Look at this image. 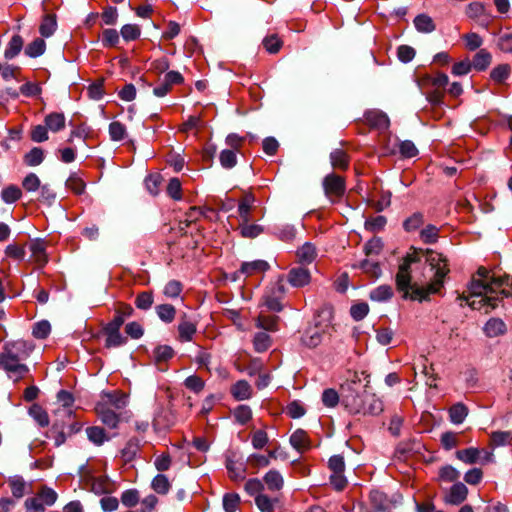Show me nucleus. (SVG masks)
<instances>
[{
    "instance_id": "nucleus-1",
    "label": "nucleus",
    "mask_w": 512,
    "mask_h": 512,
    "mask_svg": "<svg viewBox=\"0 0 512 512\" xmlns=\"http://www.w3.org/2000/svg\"><path fill=\"white\" fill-rule=\"evenodd\" d=\"M469 295L459 299L475 310L484 309L489 313L495 309L501 298L512 297V277L497 274L485 267H479L469 285Z\"/></svg>"
},
{
    "instance_id": "nucleus-2",
    "label": "nucleus",
    "mask_w": 512,
    "mask_h": 512,
    "mask_svg": "<svg viewBox=\"0 0 512 512\" xmlns=\"http://www.w3.org/2000/svg\"><path fill=\"white\" fill-rule=\"evenodd\" d=\"M342 404L351 414L378 415L383 411L382 401L366 391L357 374L342 385Z\"/></svg>"
},
{
    "instance_id": "nucleus-3",
    "label": "nucleus",
    "mask_w": 512,
    "mask_h": 512,
    "mask_svg": "<svg viewBox=\"0 0 512 512\" xmlns=\"http://www.w3.org/2000/svg\"><path fill=\"white\" fill-rule=\"evenodd\" d=\"M425 261L433 272L431 280L425 287H415L411 300L426 301L430 299L431 295L441 294L446 278L450 273L449 261L445 255L436 252L432 249H427L425 252Z\"/></svg>"
},
{
    "instance_id": "nucleus-4",
    "label": "nucleus",
    "mask_w": 512,
    "mask_h": 512,
    "mask_svg": "<svg viewBox=\"0 0 512 512\" xmlns=\"http://www.w3.org/2000/svg\"><path fill=\"white\" fill-rule=\"evenodd\" d=\"M34 346L24 340L7 342L0 352V367L7 373L13 381L23 379L28 373L29 368L24 363L29 358Z\"/></svg>"
},
{
    "instance_id": "nucleus-5",
    "label": "nucleus",
    "mask_w": 512,
    "mask_h": 512,
    "mask_svg": "<svg viewBox=\"0 0 512 512\" xmlns=\"http://www.w3.org/2000/svg\"><path fill=\"white\" fill-rule=\"evenodd\" d=\"M317 319L315 325L308 328L302 336V343L308 348L317 347L330 334L332 310L330 308L323 309L317 315Z\"/></svg>"
},
{
    "instance_id": "nucleus-6",
    "label": "nucleus",
    "mask_w": 512,
    "mask_h": 512,
    "mask_svg": "<svg viewBox=\"0 0 512 512\" xmlns=\"http://www.w3.org/2000/svg\"><path fill=\"white\" fill-rule=\"evenodd\" d=\"M57 500V493L43 486L34 497L25 501V512H44L46 506H52Z\"/></svg>"
},
{
    "instance_id": "nucleus-7",
    "label": "nucleus",
    "mask_w": 512,
    "mask_h": 512,
    "mask_svg": "<svg viewBox=\"0 0 512 512\" xmlns=\"http://www.w3.org/2000/svg\"><path fill=\"white\" fill-rule=\"evenodd\" d=\"M322 186L325 196L333 203L338 202L346 191L344 177L336 173L326 175L323 179Z\"/></svg>"
},
{
    "instance_id": "nucleus-8",
    "label": "nucleus",
    "mask_w": 512,
    "mask_h": 512,
    "mask_svg": "<svg viewBox=\"0 0 512 512\" xmlns=\"http://www.w3.org/2000/svg\"><path fill=\"white\" fill-rule=\"evenodd\" d=\"M331 471L330 483L337 490L342 491L347 486V479L344 476L345 462L341 455H333L328 461Z\"/></svg>"
},
{
    "instance_id": "nucleus-9",
    "label": "nucleus",
    "mask_w": 512,
    "mask_h": 512,
    "mask_svg": "<svg viewBox=\"0 0 512 512\" xmlns=\"http://www.w3.org/2000/svg\"><path fill=\"white\" fill-rule=\"evenodd\" d=\"M396 285L405 299H411L415 287H425V285L411 284L410 268L407 267V264H400L396 274Z\"/></svg>"
},
{
    "instance_id": "nucleus-10",
    "label": "nucleus",
    "mask_w": 512,
    "mask_h": 512,
    "mask_svg": "<svg viewBox=\"0 0 512 512\" xmlns=\"http://www.w3.org/2000/svg\"><path fill=\"white\" fill-rule=\"evenodd\" d=\"M268 262L264 260H255L251 262H243L240 268L233 273L232 279L239 280L241 277H249L262 274L269 269Z\"/></svg>"
},
{
    "instance_id": "nucleus-11",
    "label": "nucleus",
    "mask_w": 512,
    "mask_h": 512,
    "mask_svg": "<svg viewBox=\"0 0 512 512\" xmlns=\"http://www.w3.org/2000/svg\"><path fill=\"white\" fill-rule=\"evenodd\" d=\"M284 292L282 285H273L263 296V305L270 311L280 312L282 310L281 300L284 296Z\"/></svg>"
},
{
    "instance_id": "nucleus-12",
    "label": "nucleus",
    "mask_w": 512,
    "mask_h": 512,
    "mask_svg": "<svg viewBox=\"0 0 512 512\" xmlns=\"http://www.w3.org/2000/svg\"><path fill=\"white\" fill-rule=\"evenodd\" d=\"M106 404H97L95 411L101 422L110 429H116L121 421L122 412L108 409Z\"/></svg>"
},
{
    "instance_id": "nucleus-13",
    "label": "nucleus",
    "mask_w": 512,
    "mask_h": 512,
    "mask_svg": "<svg viewBox=\"0 0 512 512\" xmlns=\"http://www.w3.org/2000/svg\"><path fill=\"white\" fill-rule=\"evenodd\" d=\"M97 404H106L108 409H113L121 412L128 404V397L125 393L116 390L113 392L104 393L101 401Z\"/></svg>"
},
{
    "instance_id": "nucleus-14",
    "label": "nucleus",
    "mask_w": 512,
    "mask_h": 512,
    "mask_svg": "<svg viewBox=\"0 0 512 512\" xmlns=\"http://www.w3.org/2000/svg\"><path fill=\"white\" fill-rule=\"evenodd\" d=\"M366 123L374 129L385 131L390 125L388 116L380 110H369L364 115Z\"/></svg>"
},
{
    "instance_id": "nucleus-15",
    "label": "nucleus",
    "mask_w": 512,
    "mask_h": 512,
    "mask_svg": "<svg viewBox=\"0 0 512 512\" xmlns=\"http://www.w3.org/2000/svg\"><path fill=\"white\" fill-rule=\"evenodd\" d=\"M287 280L293 287L300 288L310 283L311 274L307 268L298 266L289 271Z\"/></svg>"
},
{
    "instance_id": "nucleus-16",
    "label": "nucleus",
    "mask_w": 512,
    "mask_h": 512,
    "mask_svg": "<svg viewBox=\"0 0 512 512\" xmlns=\"http://www.w3.org/2000/svg\"><path fill=\"white\" fill-rule=\"evenodd\" d=\"M466 14L469 18L476 20L480 25L487 27L491 16L486 12L484 5L480 2H472L467 6Z\"/></svg>"
},
{
    "instance_id": "nucleus-17",
    "label": "nucleus",
    "mask_w": 512,
    "mask_h": 512,
    "mask_svg": "<svg viewBox=\"0 0 512 512\" xmlns=\"http://www.w3.org/2000/svg\"><path fill=\"white\" fill-rule=\"evenodd\" d=\"M467 495V487L463 483L457 482L450 488L449 493L445 496L444 500L448 504L459 505L465 501Z\"/></svg>"
},
{
    "instance_id": "nucleus-18",
    "label": "nucleus",
    "mask_w": 512,
    "mask_h": 512,
    "mask_svg": "<svg viewBox=\"0 0 512 512\" xmlns=\"http://www.w3.org/2000/svg\"><path fill=\"white\" fill-rule=\"evenodd\" d=\"M103 332L106 336L105 347L116 348L126 343V338L120 333V328H116L110 325L104 327Z\"/></svg>"
},
{
    "instance_id": "nucleus-19",
    "label": "nucleus",
    "mask_w": 512,
    "mask_h": 512,
    "mask_svg": "<svg viewBox=\"0 0 512 512\" xmlns=\"http://www.w3.org/2000/svg\"><path fill=\"white\" fill-rule=\"evenodd\" d=\"M230 393L237 401L248 400L252 397V386L246 380H239L230 388Z\"/></svg>"
},
{
    "instance_id": "nucleus-20",
    "label": "nucleus",
    "mask_w": 512,
    "mask_h": 512,
    "mask_svg": "<svg viewBox=\"0 0 512 512\" xmlns=\"http://www.w3.org/2000/svg\"><path fill=\"white\" fill-rule=\"evenodd\" d=\"M31 258L39 266H44L48 262L46 253V243L43 240H35L30 245Z\"/></svg>"
},
{
    "instance_id": "nucleus-21",
    "label": "nucleus",
    "mask_w": 512,
    "mask_h": 512,
    "mask_svg": "<svg viewBox=\"0 0 512 512\" xmlns=\"http://www.w3.org/2000/svg\"><path fill=\"white\" fill-rule=\"evenodd\" d=\"M263 484L271 492L280 491L284 486V478L281 473L275 469L269 470L263 477Z\"/></svg>"
},
{
    "instance_id": "nucleus-22",
    "label": "nucleus",
    "mask_w": 512,
    "mask_h": 512,
    "mask_svg": "<svg viewBox=\"0 0 512 512\" xmlns=\"http://www.w3.org/2000/svg\"><path fill=\"white\" fill-rule=\"evenodd\" d=\"M66 118L63 113L52 112L45 116L44 124L49 131L57 133L65 128Z\"/></svg>"
},
{
    "instance_id": "nucleus-23",
    "label": "nucleus",
    "mask_w": 512,
    "mask_h": 512,
    "mask_svg": "<svg viewBox=\"0 0 512 512\" xmlns=\"http://www.w3.org/2000/svg\"><path fill=\"white\" fill-rule=\"evenodd\" d=\"M133 311V308L129 304H119L115 310L114 318L107 325L121 328L125 320L132 316Z\"/></svg>"
},
{
    "instance_id": "nucleus-24",
    "label": "nucleus",
    "mask_w": 512,
    "mask_h": 512,
    "mask_svg": "<svg viewBox=\"0 0 512 512\" xmlns=\"http://www.w3.org/2000/svg\"><path fill=\"white\" fill-rule=\"evenodd\" d=\"M179 340L181 342H189L192 340L196 333V325L192 321L188 320L186 316L181 318L178 325Z\"/></svg>"
},
{
    "instance_id": "nucleus-25",
    "label": "nucleus",
    "mask_w": 512,
    "mask_h": 512,
    "mask_svg": "<svg viewBox=\"0 0 512 512\" xmlns=\"http://www.w3.org/2000/svg\"><path fill=\"white\" fill-rule=\"evenodd\" d=\"M330 162L334 169L345 171L349 167L350 159L342 149H335L330 153Z\"/></svg>"
},
{
    "instance_id": "nucleus-26",
    "label": "nucleus",
    "mask_w": 512,
    "mask_h": 512,
    "mask_svg": "<svg viewBox=\"0 0 512 512\" xmlns=\"http://www.w3.org/2000/svg\"><path fill=\"white\" fill-rule=\"evenodd\" d=\"M492 61V55L485 49H480L473 57L471 61L472 68L477 71L486 70Z\"/></svg>"
},
{
    "instance_id": "nucleus-27",
    "label": "nucleus",
    "mask_w": 512,
    "mask_h": 512,
    "mask_svg": "<svg viewBox=\"0 0 512 512\" xmlns=\"http://www.w3.org/2000/svg\"><path fill=\"white\" fill-rule=\"evenodd\" d=\"M290 444L299 452L309 448L308 435L304 430L298 429L290 436Z\"/></svg>"
},
{
    "instance_id": "nucleus-28",
    "label": "nucleus",
    "mask_w": 512,
    "mask_h": 512,
    "mask_svg": "<svg viewBox=\"0 0 512 512\" xmlns=\"http://www.w3.org/2000/svg\"><path fill=\"white\" fill-rule=\"evenodd\" d=\"M394 295V291L390 285H380L371 290L369 297L372 301L385 302L390 300Z\"/></svg>"
},
{
    "instance_id": "nucleus-29",
    "label": "nucleus",
    "mask_w": 512,
    "mask_h": 512,
    "mask_svg": "<svg viewBox=\"0 0 512 512\" xmlns=\"http://www.w3.org/2000/svg\"><path fill=\"white\" fill-rule=\"evenodd\" d=\"M482 451L480 449L470 447L456 452L457 458L466 464L478 463L481 459Z\"/></svg>"
},
{
    "instance_id": "nucleus-30",
    "label": "nucleus",
    "mask_w": 512,
    "mask_h": 512,
    "mask_svg": "<svg viewBox=\"0 0 512 512\" xmlns=\"http://www.w3.org/2000/svg\"><path fill=\"white\" fill-rule=\"evenodd\" d=\"M278 320V316H271L260 313L256 318V327L264 329L265 331H277Z\"/></svg>"
},
{
    "instance_id": "nucleus-31",
    "label": "nucleus",
    "mask_w": 512,
    "mask_h": 512,
    "mask_svg": "<svg viewBox=\"0 0 512 512\" xmlns=\"http://www.w3.org/2000/svg\"><path fill=\"white\" fill-rule=\"evenodd\" d=\"M484 331L488 337H497L505 333L506 325L501 319L492 318L485 324Z\"/></svg>"
},
{
    "instance_id": "nucleus-32",
    "label": "nucleus",
    "mask_w": 512,
    "mask_h": 512,
    "mask_svg": "<svg viewBox=\"0 0 512 512\" xmlns=\"http://www.w3.org/2000/svg\"><path fill=\"white\" fill-rule=\"evenodd\" d=\"M317 256L316 248L311 243H305L297 251V257L300 263L310 264Z\"/></svg>"
},
{
    "instance_id": "nucleus-33",
    "label": "nucleus",
    "mask_w": 512,
    "mask_h": 512,
    "mask_svg": "<svg viewBox=\"0 0 512 512\" xmlns=\"http://www.w3.org/2000/svg\"><path fill=\"white\" fill-rule=\"evenodd\" d=\"M414 25L417 31L421 33H431L436 28L433 19L426 14L416 16L414 19Z\"/></svg>"
},
{
    "instance_id": "nucleus-34",
    "label": "nucleus",
    "mask_w": 512,
    "mask_h": 512,
    "mask_svg": "<svg viewBox=\"0 0 512 512\" xmlns=\"http://www.w3.org/2000/svg\"><path fill=\"white\" fill-rule=\"evenodd\" d=\"M355 268H360L366 275L373 279H378L381 274L380 264L371 260H363L358 265H354Z\"/></svg>"
},
{
    "instance_id": "nucleus-35",
    "label": "nucleus",
    "mask_w": 512,
    "mask_h": 512,
    "mask_svg": "<svg viewBox=\"0 0 512 512\" xmlns=\"http://www.w3.org/2000/svg\"><path fill=\"white\" fill-rule=\"evenodd\" d=\"M277 502V498L269 497L264 493L255 497V504L261 512H273Z\"/></svg>"
},
{
    "instance_id": "nucleus-36",
    "label": "nucleus",
    "mask_w": 512,
    "mask_h": 512,
    "mask_svg": "<svg viewBox=\"0 0 512 512\" xmlns=\"http://www.w3.org/2000/svg\"><path fill=\"white\" fill-rule=\"evenodd\" d=\"M271 344L272 339L266 332H258L253 337V347L258 353L267 351Z\"/></svg>"
},
{
    "instance_id": "nucleus-37",
    "label": "nucleus",
    "mask_w": 512,
    "mask_h": 512,
    "mask_svg": "<svg viewBox=\"0 0 512 512\" xmlns=\"http://www.w3.org/2000/svg\"><path fill=\"white\" fill-rule=\"evenodd\" d=\"M86 434L88 439L96 445H102L110 439V437L106 435L104 429L99 426L88 427L86 429Z\"/></svg>"
},
{
    "instance_id": "nucleus-38",
    "label": "nucleus",
    "mask_w": 512,
    "mask_h": 512,
    "mask_svg": "<svg viewBox=\"0 0 512 512\" xmlns=\"http://www.w3.org/2000/svg\"><path fill=\"white\" fill-rule=\"evenodd\" d=\"M468 415L467 407L462 403H457L449 409V417L452 423L461 424Z\"/></svg>"
},
{
    "instance_id": "nucleus-39",
    "label": "nucleus",
    "mask_w": 512,
    "mask_h": 512,
    "mask_svg": "<svg viewBox=\"0 0 512 512\" xmlns=\"http://www.w3.org/2000/svg\"><path fill=\"white\" fill-rule=\"evenodd\" d=\"M238 230L241 236L245 238H255L263 232V228L258 224H251L249 222H240Z\"/></svg>"
},
{
    "instance_id": "nucleus-40",
    "label": "nucleus",
    "mask_w": 512,
    "mask_h": 512,
    "mask_svg": "<svg viewBox=\"0 0 512 512\" xmlns=\"http://www.w3.org/2000/svg\"><path fill=\"white\" fill-rule=\"evenodd\" d=\"M511 74L509 64H500L491 70L490 77L495 83H503Z\"/></svg>"
},
{
    "instance_id": "nucleus-41",
    "label": "nucleus",
    "mask_w": 512,
    "mask_h": 512,
    "mask_svg": "<svg viewBox=\"0 0 512 512\" xmlns=\"http://www.w3.org/2000/svg\"><path fill=\"white\" fill-rule=\"evenodd\" d=\"M57 27L56 16L54 14H47L39 27V32L44 37L51 36Z\"/></svg>"
},
{
    "instance_id": "nucleus-42",
    "label": "nucleus",
    "mask_w": 512,
    "mask_h": 512,
    "mask_svg": "<svg viewBox=\"0 0 512 512\" xmlns=\"http://www.w3.org/2000/svg\"><path fill=\"white\" fill-rule=\"evenodd\" d=\"M423 81L431 85L435 90H441L448 85L449 79L446 74L437 72L434 75L426 76Z\"/></svg>"
},
{
    "instance_id": "nucleus-43",
    "label": "nucleus",
    "mask_w": 512,
    "mask_h": 512,
    "mask_svg": "<svg viewBox=\"0 0 512 512\" xmlns=\"http://www.w3.org/2000/svg\"><path fill=\"white\" fill-rule=\"evenodd\" d=\"M235 421L240 425H245L252 419V410L248 405H239L232 411Z\"/></svg>"
},
{
    "instance_id": "nucleus-44",
    "label": "nucleus",
    "mask_w": 512,
    "mask_h": 512,
    "mask_svg": "<svg viewBox=\"0 0 512 512\" xmlns=\"http://www.w3.org/2000/svg\"><path fill=\"white\" fill-rule=\"evenodd\" d=\"M29 415L41 426L49 425V417L47 412L38 404H33L29 409Z\"/></svg>"
},
{
    "instance_id": "nucleus-45",
    "label": "nucleus",
    "mask_w": 512,
    "mask_h": 512,
    "mask_svg": "<svg viewBox=\"0 0 512 512\" xmlns=\"http://www.w3.org/2000/svg\"><path fill=\"white\" fill-rule=\"evenodd\" d=\"M439 237V228L428 224L420 231V239L426 244L436 243Z\"/></svg>"
},
{
    "instance_id": "nucleus-46",
    "label": "nucleus",
    "mask_w": 512,
    "mask_h": 512,
    "mask_svg": "<svg viewBox=\"0 0 512 512\" xmlns=\"http://www.w3.org/2000/svg\"><path fill=\"white\" fill-rule=\"evenodd\" d=\"M8 484H9L11 493L14 497L21 498L24 496L25 489H26V483L22 477H20V476L11 477L8 480Z\"/></svg>"
},
{
    "instance_id": "nucleus-47",
    "label": "nucleus",
    "mask_w": 512,
    "mask_h": 512,
    "mask_svg": "<svg viewBox=\"0 0 512 512\" xmlns=\"http://www.w3.org/2000/svg\"><path fill=\"white\" fill-rule=\"evenodd\" d=\"M262 44L268 53L275 54L279 52L283 42L277 34H271L263 39Z\"/></svg>"
},
{
    "instance_id": "nucleus-48",
    "label": "nucleus",
    "mask_w": 512,
    "mask_h": 512,
    "mask_svg": "<svg viewBox=\"0 0 512 512\" xmlns=\"http://www.w3.org/2000/svg\"><path fill=\"white\" fill-rule=\"evenodd\" d=\"M46 43L41 38H36L25 48V54L29 57L36 58L45 52Z\"/></svg>"
},
{
    "instance_id": "nucleus-49",
    "label": "nucleus",
    "mask_w": 512,
    "mask_h": 512,
    "mask_svg": "<svg viewBox=\"0 0 512 512\" xmlns=\"http://www.w3.org/2000/svg\"><path fill=\"white\" fill-rule=\"evenodd\" d=\"M268 442L269 437L265 430L257 429L251 433V444L254 449L261 450L268 444Z\"/></svg>"
},
{
    "instance_id": "nucleus-50",
    "label": "nucleus",
    "mask_w": 512,
    "mask_h": 512,
    "mask_svg": "<svg viewBox=\"0 0 512 512\" xmlns=\"http://www.w3.org/2000/svg\"><path fill=\"white\" fill-rule=\"evenodd\" d=\"M43 160H44V151L40 147L32 148L24 156V162L28 166L40 165L43 162Z\"/></svg>"
},
{
    "instance_id": "nucleus-51",
    "label": "nucleus",
    "mask_w": 512,
    "mask_h": 512,
    "mask_svg": "<svg viewBox=\"0 0 512 512\" xmlns=\"http://www.w3.org/2000/svg\"><path fill=\"white\" fill-rule=\"evenodd\" d=\"M156 313L162 321L171 323L175 318L176 309L171 304H161L156 306Z\"/></svg>"
},
{
    "instance_id": "nucleus-52",
    "label": "nucleus",
    "mask_w": 512,
    "mask_h": 512,
    "mask_svg": "<svg viewBox=\"0 0 512 512\" xmlns=\"http://www.w3.org/2000/svg\"><path fill=\"white\" fill-rule=\"evenodd\" d=\"M23 47V39L20 35H14L5 50V57L12 59L17 56Z\"/></svg>"
},
{
    "instance_id": "nucleus-53",
    "label": "nucleus",
    "mask_w": 512,
    "mask_h": 512,
    "mask_svg": "<svg viewBox=\"0 0 512 512\" xmlns=\"http://www.w3.org/2000/svg\"><path fill=\"white\" fill-rule=\"evenodd\" d=\"M424 223V216L422 213L416 212L408 217L403 222V228L407 232H413L419 229Z\"/></svg>"
},
{
    "instance_id": "nucleus-54",
    "label": "nucleus",
    "mask_w": 512,
    "mask_h": 512,
    "mask_svg": "<svg viewBox=\"0 0 512 512\" xmlns=\"http://www.w3.org/2000/svg\"><path fill=\"white\" fill-rule=\"evenodd\" d=\"M152 489L158 494L168 493L171 485L168 478L163 474H158L152 480Z\"/></svg>"
},
{
    "instance_id": "nucleus-55",
    "label": "nucleus",
    "mask_w": 512,
    "mask_h": 512,
    "mask_svg": "<svg viewBox=\"0 0 512 512\" xmlns=\"http://www.w3.org/2000/svg\"><path fill=\"white\" fill-rule=\"evenodd\" d=\"M220 164L225 169H231L237 164L236 152L232 149H224L219 156Z\"/></svg>"
},
{
    "instance_id": "nucleus-56",
    "label": "nucleus",
    "mask_w": 512,
    "mask_h": 512,
    "mask_svg": "<svg viewBox=\"0 0 512 512\" xmlns=\"http://www.w3.org/2000/svg\"><path fill=\"white\" fill-rule=\"evenodd\" d=\"M153 302V293L151 291H144L136 296L135 306L141 310H148L151 308Z\"/></svg>"
},
{
    "instance_id": "nucleus-57",
    "label": "nucleus",
    "mask_w": 512,
    "mask_h": 512,
    "mask_svg": "<svg viewBox=\"0 0 512 512\" xmlns=\"http://www.w3.org/2000/svg\"><path fill=\"white\" fill-rule=\"evenodd\" d=\"M109 135L113 141H121L126 137V127L119 121H113L109 125Z\"/></svg>"
},
{
    "instance_id": "nucleus-58",
    "label": "nucleus",
    "mask_w": 512,
    "mask_h": 512,
    "mask_svg": "<svg viewBox=\"0 0 512 512\" xmlns=\"http://www.w3.org/2000/svg\"><path fill=\"white\" fill-rule=\"evenodd\" d=\"M459 476V471L451 465L443 466L439 470V480L444 482H454Z\"/></svg>"
},
{
    "instance_id": "nucleus-59",
    "label": "nucleus",
    "mask_w": 512,
    "mask_h": 512,
    "mask_svg": "<svg viewBox=\"0 0 512 512\" xmlns=\"http://www.w3.org/2000/svg\"><path fill=\"white\" fill-rule=\"evenodd\" d=\"M48 131L45 124L33 126L30 131V138L36 143L47 141L49 139Z\"/></svg>"
},
{
    "instance_id": "nucleus-60",
    "label": "nucleus",
    "mask_w": 512,
    "mask_h": 512,
    "mask_svg": "<svg viewBox=\"0 0 512 512\" xmlns=\"http://www.w3.org/2000/svg\"><path fill=\"white\" fill-rule=\"evenodd\" d=\"M141 30L136 24H126L121 28V36L125 41H133L140 37Z\"/></svg>"
},
{
    "instance_id": "nucleus-61",
    "label": "nucleus",
    "mask_w": 512,
    "mask_h": 512,
    "mask_svg": "<svg viewBox=\"0 0 512 512\" xmlns=\"http://www.w3.org/2000/svg\"><path fill=\"white\" fill-rule=\"evenodd\" d=\"M66 187L72 190L75 194H82L85 190V182L77 175L71 174L66 181Z\"/></svg>"
},
{
    "instance_id": "nucleus-62",
    "label": "nucleus",
    "mask_w": 512,
    "mask_h": 512,
    "mask_svg": "<svg viewBox=\"0 0 512 512\" xmlns=\"http://www.w3.org/2000/svg\"><path fill=\"white\" fill-rule=\"evenodd\" d=\"M21 190L14 185L4 188L1 192V197L6 203H14L21 197Z\"/></svg>"
},
{
    "instance_id": "nucleus-63",
    "label": "nucleus",
    "mask_w": 512,
    "mask_h": 512,
    "mask_svg": "<svg viewBox=\"0 0 512 512\" xmlns=\"http://www.w3.org/2000/svg\"><path fill=\"white\" fill-rule=\"evenodd\" d=\"M463 40L465 41L466 48L470 51L477 50L483 44L482 37L474 32L463 35Z\"/></svg>"
},
{
    "instance_id": "nucleus-64",
    "label": "nucleus",
    "mask_w": 512,
    "mask_h": 512,
    "mask_svg": "<svg viewBox=\"0 0 512 512\" xmlns=\"http://www.w3.org/2000/svg\"><path fill=\"white\" fill-rule=\"evenodd\" d=\"M264 490L263 482L258 478H251L245 483V491L256 497L258 494H262Z\"/></svg>"
}]
</instances>
